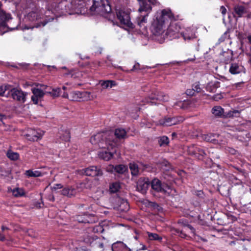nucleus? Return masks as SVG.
Wrapping results in <instances>:
<instances>
[{
  "label": "nucleus",
  "mask_w": 251,
  "mask_h": 251,
  "mask_svg": "<svg viewBox=\"0 0 251 251\" xmlns=\"http://www.w3.org/2000/svg\"><path fill=\"white\" fill-rule=\"evenodd\" d=\"M90 142L100 148L104 149L98 153L99 157L104 160H109L114 154L119 155L117 153V140L114 139L113 135L108 132L98 133L94 135L91 138Z\"/></svg>",
  "instance_id": "f257e3e1"
},
{
  "label": "nucleus",
  "mask_w": 251,
  "mask_h": 251,
  "mask_svg": "<svg viewBox=\"0 0 251 251\" xmlns=\"http://www.w3.org/2000/svg\"><path fill=\"white\" fill-rule=\"evenodd\" d=\"M155 17L152 23L151 31L154 35L159 36L164 32L165 25L171 21L174 16L170 10L163 9L156 12Z\"/></svg>",
  "instance_id": "f03ea898"
},
{
  "label": "nucleus",
  "mask_w": 251,
  "mask_h": 251,
  "mask_svg": "<svg viewBox=\"0 0 251 251\" xmlns=\"http://www.w3.org/2000/svg\"><path fill=\"white\" fill-rule=\"evenodd\" d=\"M47 87V85L36 82H32V103L42 106L41 101L44 96L46 93L50 94L53 98H57L60 96L61 93L60 88H53L51 92H47L46 90Z\"/></svg>",
  "instance_id": "7ed1b4c3"
},
{
  "label": "nucleus",
  "mask_w": 251,
  "mask_h": 251,
  "mask_svg": "<svg viewBox=\"0 0 251 251\" xmlns=\"http://www.w3.org/2000/svg\"><path fill=\"white\" fill-rule=\"evenodd\" d=\"M140 7L138 12L139 16L136 19L137 25L142 27L148 22V17L152 9L151 5L155 4V0H138Z\"/></svg>",
  "instance_id": "20e7f679"
},
{
  "label": "nucleus",
  "mask_w": 251,
  "mask_h": 251,
  "mask_svg": "<svg viewBox=\"0 0 251 251\" xmlns=\"http://www.w3.org/2000/svg\"><path fill=\"white\" fill-rule=\"evenodd\" d=\"M74 2L80 5L84 3V6L87 8H88V2H92L93 5L90 7V10L91 11H96L98 13L101 14L109 13L111 11V7L107 3V1H106V4L103 3L102 1L99 2V1L91 0H74Z\"/></svg>",
  "instance_id": "39448f33"
},
{
  "label": "nucleus",
  "mask_w": 251,
  "mask_h": 251,
  "mask_svg": "<svg viewBox=\"0 0 251 251\" xmlns=\"http://www.w3.org/2000/svg\"><path fill=\"white\" fill-rule=\"evenodd\" d=\"M232 14L236 20L242 17L251 19V11H250L248 7L243 5L236 4L234 5Z\"/></svg>",
  "instance_id": "423d86ee"
},
{
  "label": "nucleus",
  "mask_w": 251,
  "mask_h": 251,
  "mask_svg": "<svg viewBox=\"0 0 251 251\" xmlns=\"http://www.w3.org/2000/svg\"><path fill=\"white\" fill-rule=\"evenodd\" d=\"M89 93L87 92L74 91L69 95L67 92H64L62 97L73 101L87 100Z\"/></svg>",
  "instance_id": "0eeeda50"
},
{
  "label": "nucleus",
  "mask_w": 251,
  "mask_h": 251,
  "mask_svg": "<svg viewBox=\"0 0 251 251\" xmlns=\"http://www.w3.org/2000/svg\"><path fill=\"white\" fill-rule=\"evenodd\" d=\"M151 188L157 192H160L163 194H169L170 192L169 191L170 188V187L164 183H162L161 181L157 178L153 179L151 182Z\"/></svg>",
  "instance_id": "6e6552de"
},
{
  "label": "nucleus",
  "mask_w": 251,
  "mask_h": 251,
  "mask_svg": "<svg viewBox=\"0 0 251 251\" xmlns=\"http://www.w3.org/2000/svg\"><path fill=\"white\" fill-rule=\"evenodd\" d=\"M180 26L176 22H171L165 34L167 38L170 40L179 37Z\"/></svg>",
  "instance_id": "1a4fd4ad"
},
{
  "label": "nucleus",
  "mask_w": 251,
  "mask_h": 251,
  "mask_svg": "<svg viewBox=\"0 0 251 251\" xmlns=\"http://www.w3.org/2000/svg\"><path fill=\"white\" fill-rule=\"evenodd\" d=\"M117 16L122 25L129 28L133 27L128 12L119 10L117 12Z\"/></svg>",
  "instance_id": "9d476101"
},
{
  "label": "nucleus",
  "mask_w": 251,
  "mask_h": 251,
  "mask_svg": "<svg viewBox=\"0 0 251 251\" xmlns=\"http://www.w3.org/2000/svg\"><path fill=\"white\" fill-rule=\"evenodd\" d=\"M169 100L168 95L163 92H156L152 94L146 100L147 103H151V104H156L157 102L155 101H167Z\"/></svg>",
  "instance_id": "9b49d317"
},
{
  "label": "nucleus",
  "mask_w": 251,
  "mask_h": 251,
  "mask_svg": "<svg viewBox=\"0 0 251 251\" xmlns=\"http://www.w3.org/2000/svg\"><path fill=\"white\" fill-rule=\"evenodd\" d=\"M8 95L10 96L14 100L21 102H24L26 100V94L17 88H11L10 87Z\"/></svg>",
  "instance_id": "f8f14e48"
},
{
  "label": "nucleus",
  "mask_w": 251,
  "mask_h": 251,
  "mask_svg": "<svg viewBox=\"0 0 251 251\" xmlns=\"http://www.w3.org/2000/svg\"><path fill=\"white\" fill-rule=\"evenodd\" d=\"M229 72L232 75H238L246 73V69L239 62H233L230 65Z\"/></svg>",
  "instance_id": "ddd939ff"
},
{
  "label": "nucleus",
  "mask_w": 251,
  "mask_h": 251,
  "mask_svg": "<svg viewBox=\"0 0 251 251\" xmlns=\"http://www.w3.org/2000/svg\"><path fill=\"white\" fill-rule=\"evenodd\" d=\"M2 3L0 1V26L3 27L7 26V22L12 19L10 14L6 13L1 8Z\"/></svg>",
  "instance_id": "4468645a"
},
{
  "label": "nucleus",
  "mask_w": 251,
  "mask_h": 251,
  "mask_svg": "<svg viewBox=\"0 0 251 251\" xmlns=\"http://www.w3.org/2000/svg\"><path fill=\"white\" fill-rule=\"evenodd\" d=\"M150 185L149 179L147 178H140L137 183V189L142 193L146 192Z\"/></svg>",
  "instance_id": "2eb2a0df"
},
{
  "label": "nucleus",
  "mask_w": 251,
  "mask_h": 251,
  "mask_svg": "<svg viewBox=\"0 0 251 251\" xmlns=\"http://www.w3.org/2000/svg\"><path fill=\"white\" fill-rule=\"evenodd\" d=\"M83 171L84 173L88 176H101L102 175V172L100 169L96 166H91L86 168Z\"/></svg>",
  "instance_id": "dca6fc26"
},
{
  "label": "nucleus",
  "mask_w": 251,
  "mask_h": 251,
  "mask_svg": "<svg viewBox=\"0 0 251 251\" xmlns=\"http://www.w3.org/2000/svg\"><path fill=\"white\" fill-rule=\"evenodd\" d=\"M183 39L187 42L191 41L197 38L195 32L191 28H187L181 32Z\"/></svg>",
  "instance_id": "f3484780"
},
{
  "label": "nucleus",
  "mask_w": 251,
  "mask_h": 251,
  "mask_svg": "<svg viewBox=\"0 0 251 251\" xmlns=\"http://www.w3.org/2000/svg\"><path fill=\"white\" fill-rule=\"evenodd\" d=\"M112 251H131V250L126 244L120 241H118L112 244Z\"/></svg>",
  "instance_id": "a211bd4d"
},
{
  "label": "nucleus",
  "mask_w": 251,
  "mask_h": 251,
  "mask_svg": "<svg viewBox=\"0 0 251 251\" xmlns=\"http://www.w3.org/2000/svg\"><path fill=\"white\" fill-rule=\"evenodd\" d=\"M61 194L64 196L71 198L76 195V190L72 186H67L63 188L61 191Z\"/></svg>",
  "instance_id": "6ab92c4d"
},
{
  "label": "nucleus",
  "mask_w": 251,
  "mask_h": 251,
  "mask_svg": "<svg viewBox=\"0 0 251 251\" xmlns=\"http://www.w3.org/2000/svg\"><path fill=\"white\" fill-rule=\"evenodd\" d=\"M202 139L206 142H211L214 144L218 143L217 138L219 135L216 134L209 133L207 134H203L201 136Z\"/></svg>",
  "instance_id": "aec40b11"
},
{
  "label": "nucleus",
  "mask_w": 251,
  "mask_h": 251,
  "mask_svg": "<svg viewBox=\"0 0 251 251\" xmlns=\"http://www.w3.org/2000/svg\"><path fill=\"white\" fill-rule=\"evenodd\" d=\"M129 209V205L126 200H120L118 206V210L121 212H126Z\"/></svg>",
  "instance_id": "412c9836"
},
{
  "label": "nucleus",
  "mask_w": 251,
  "mask_h": 251,
  "mask_svg": "<svg viewBox=\"0 0 251 251\" xmlns=\"http://www.w3.org/2000/svg\"><path fill=\"white\" fill-rule=\"evenodd\" d=\"M44 134V132L38 129L37 130L32 129V141H37L41 139Z\"/></svg>",
  "instance_id": "4be33fe9"
},
{
  "label": "nucleus",
  "mask_w": 251,
  "mask_h": 251,
  "mask_svg": "<svg viewBox=\"0 0 251 251\" xmlns=\"http://www.w3.org/2000/svg\"><path fill=\"white\" fill-rule=\"evenodd\" d=\"M115 135L118 139H125L127 137L126 132L124 128H119L115 130Z\"/></svg>",
  "instance_id": "5701e85b"
},
{
  "label": "nucleus",
  "mask_w": 251,
  "mask_h": 251,
  "mask_svg": "<svg viewBox=\"0 0 251 251\" xmlns=\"http://www.w3.org/2000/svg\"><path fill=\"white\" fill-rule=\"evenodd\" d=\"M211 112L216 117H222L224 114V109L220 106H216L212 109Z\"/></svg>",
  "instance_id": "b1692460"
},
{
  "label": "nucleus",
  "mask_w": 251,
  "mask_h": 251,
  "mask_svg": "<svg viewBox=\"0 0 251 251\" xmlns=\"http://www.w3.org/2000/svg\"><path fill=\"white\" fill-rule=\"evenodd\" d=\"M178 223L179 224L182 225V226L185 229V231H186L187 232H190L192 234H194L195 229L192 226L187 224L186 223H184V222L182 220H180L178 222Z\"/></svg>",
  "instance_id": "393cba45"
},
{
  "label": "nucleus",
  "mask_w": 251,
  "mask_h": 251,
  "mask_svg": "<svg viewBox=\"0 0 251 251\" xmlns=\"http://www.w3.org/2000/svg\"><path fill=\"white\" fill-rule=\"evenodd\" d=\"M97 237L94 235H88L84 239V241L90 245L94 246Z\"/></svg>",
  "instance_id": "a878e982"
},
{
  "label": "nucleus",
  "mask_w": 251,
  "mask_h": 251,
  "mask_svg": "<svg viewBox=\"0 0 251 251\" xmlns=\"http://www.w3.org/2000/svg\"><path fill=\"white\" fill-rule=\"evenodd\" d=\"M101 87L103 89H107L108 88H112L113 86H116V83L113 80H106L103 81L100 83Z\"/></svg>",
  "instance_id": "bb28decb"
},
{
  "label": "nucleus",
  "mask_w": 251,
  "mask_h": 251,
  "mask_svg": "<svg viewBox=\"0 0 251 251\" xmlns=\"http://www.w3.org/2000/svg\"><path fill=\"white\" fill-rule=\"evenodd\" d=\"M131 174L133 176H137L139 173L138 166L135 163H130L129 165Z\"/></svg>",
  "instance_id": "cd10ccee"
},
{
  "label": "nucleus",
  "mask_w": 251,
  "mask_h": 251,
  "mask_svg": "<svg viewBox=\"0 0 251 251\" xmlns=\"http://www.w3.org/2000/svg\"><path fill=\"white\" fill-rule=\"evenodd\" d=\"M90 217L88 215H84L83 216H78L76 217V220L79 223H89L92 222L90 220Z\"/></svg>",
  "instance_id": "c85d7f7f"
},
{
  "label": "nucleus",
  "mask_w": 251,
  "mask_h": 251,
  "mask_svg": "<svg viewBox=\"0 0 251 251\" xmlns=\"http://www.w3.org/2000/svg\"><path fill=\"white\" fill-rule=\"evenodd\" d=\"M198 149V147L194 145H192L188 147L187 151L189 154L194 155L196 157V155L197 154Z\"/></svg>",
  "instance_id": "c756f323"
},
{
  "label": "nucleus",
  "mask_w": 251,
  "mask_h": 251,
  "mask_svg": "<svg viewBox=\"0 0 251 251\" xmlns=\"http://www.w3.org/2000/svg\"><path fill=\"white\" fill-rule=\"evenodd\" d=\"M147 234L148 235L149 239L150 240H157L160 241L162 239L161 236H160L158 234L155 233L147 232Z\"/></svg>",
  "instance_id": "7c9ffc66"
},
{
  "label": "nucleus",
  "mask_w": 251,
  "mask_h": 251,
  "mask_svg": "<svg viewBox=\"0 0 251 251\" xmlns=\"http://www.w3.org/2000/svg\"><path fill=\"white\" fill-rule=\"evenodd\" d=\"M6 155L7 157L12 160H16L19 157V154L17 152H13L10 150L7 151Z\"/></svg>",
  "instance_id": "2f4dec72"
},
{
  "label": "nucleus",
  "mask_w": 251,
  "mask_h": 251,
  "mask_svg": "<svg viewBox=\"0 0 251 251\" xmlns=\"http://www.w3.org/2000/svg\"><path fill=\"white\" fill-rule=\"evenodd\" d=\"M171 117L165 118L162 119H160L158 121V125L163 126H172L171 123Z\"/></svg>",
  "instance_id": "473e14b6"
},
{
  "label": "nucleus",
  "mask_w": 251,
  "mask_h": 251,
  "mask_svg": "<svg viewBox=\"0 0 251 251\" xmlns=\"http://www.w3.org/2000/svg\"><path fill=\"white\" fill-rule=\"evenodd\" d=\"M120 188V184L118 182L112 183L109 187V190L111 193L117 192Z\"/></svg>",
  "instance_id": "72a5a7b5"
},
{
  "label": "nucleus",
  "mask_w": 251,
  "mask_h": 251,
  "mask_svg": "<svg viewBox=\"0 0 251 251\" xmlns=\"http://www.w3.org/2000/svg\"><path fill=\"white\" fill-rule=\"evenodd\" d=\"M127 169L126 166L124 165H118L115 167V171L119 174L124 173Z\"/></svg>",
  "instance_id": "f704fd0d"
},
{
  "label": "nucleus",
  "mask_w": 251,
  "mask_h": 251,
  "mask_svg": "<svg viewBox=\"0 0 251 251\" xmlns=\"http://www.w3.org/2000/svg\"><path fill=\"white\" fill-rule=\"evenodd\" d=\"M76 8L75 5H74L72 3H68L67 5H65V10L66 12L70 14L75 12Z\"/></svg>",
  "instance_id": "c9c22d12"
},
{
  "label": "nucleus",
  "mask_w": 251,
  "mask_h": 251,
  "mask_svg": "<svg viewBox=\"0 0 251 251\" xmlns=\"http://www.w3.org/2000/svg\"><path fill=\"white\" fill-rule=\"evenodd\" d=\"M60 134L61 135L60 137L63 141L67 142L70 140V132L68 130H65Z\"/></svg>",
  "instance_id": "e433bc0d"
},
{
  "label": "nucleus",
  "mask_w": 251,
  "mask_h": 251,
  "mask_svg": "<svg viewBox=\"0 0 251 251\" xmlns=\"http://www.w3.org/2000/svg\"><path fill=\"white\" fill-rule=\"evenodd\" d=\"M169 138L165 136H162L158 140V144L160 146H164L169 143Z\"/></svg>",
  "instance_id": "4c0bfd02"
},
{
  "label": "nucleus",
  "mask_w": 251,
  "mask_h": 251,
  "mask_svg": "<svg viewBox=\"0 0 251 251\" xmlns=\"http://www.w3.org/2000/svg\"><path fill=\"white\" fill-rule=\"evenodd\" d=\"M171 118V123L172 126L179 124L184 121V118L181 116L172 117Z\"/></svg>",
  "instance_id": "58836bf2"
},
{
  "label": "nucleus",
  "mask_w": 251,
  "mask_h": 251,
  "mask_svg": "<svg viewBox=\"0 0 251 251\" xmlns=\"http://www.w3.org/2000/svg\"><path fill=\"white\" fill-rule=\"evenodd\" d=\"M161 167L165 171H169L173 169L170 163L167 160H163L161 163Z\"/></svg>",
  "instance_id": "ea45409f"
},
{
  "label": "nucleus",
  "mask_w": 251,
  "mask_h": 251,
  "mask_svg": "<svg viewBox=\"0 0 251 251\" xmlns=\"http://www.w3.org/2000/svg\"><path fill=\"white\" fill-rule=\"evenodd\" d=\"M12 194L15 197H18L23 196L24 194V192L23 189L16 188L13 189Z\"/></svg>",
  "instance_id": "a19ab883"
},
{
  "label": "nucleus",
  "mask_w": 251,
  "mask_h": 251,
  "mask_svg": "<svg viewBox=\"0 0 251 251\" xmlns=\"http://www.w3.org/2000/svg\"><path fill=\"white\" fill-rule=\"evenodd\" d=\"M30 29V27L27 26L26 25L23 28L24 32V36L25 39H28L30 37V31L29 30Z\"/></svg>",
  "instance_id": "79ce46f5"
},
{
  "label": "nucleus",
  "mask_w": 251,
  "mask_h": 251,
  "mask_svg": "<svg viewBox=\"0 0 251 251\" xmlns=\"http://www.w3.org/2000/svg\"><path fill=\"white\" fill-rule=\"evenodd\" d=\"M176 232L178 235V236H179L181 238H185L187 237L186 234V232H187L185 231V229L183 227L181 230H180L179 229H176Z\"/></svg>",
  "instance_id": "37998d69"
},
{
  "label": "nucleus",
  "mask_w": 251,
  "mask_h": 251,
  "mask_svg": "<svg viewBox=\"0 0 251 251\" xmlns=\"http://www.w3.org/2000/svg\"><path fill=\"white\" fill-rule=\"evenodd\" d=\"M206 154L204 151L199 147V149L197 152V154L196 155V157L198 158L199 159H202L203 157Z\"/></svg>",
  "instance_id": "c03bdc74"
},
{
  "label": "nucleus",
  "mask_w": 251,
  "mask_h": 251,
  "mask_svg": "<svg viewBox=\"0 0 251 251\" xmlns=\"http://www.w3.org/2000/svg\"><path fill=\"white\" fill-rule=\"evenodd\" d=\"M9 85H0V96H4V93L6 91L9 90Z\"/></svg>",
  "instance_id": "a18cd8bd"
},
{
  "label": "nucleus",
  "mask_w": 251,
  "mask_h": 251,
  "mask_svg": "<svg viewBox=\"0 0 251 251\" xmlns=\"http://www.w3.org/2000/svg\"><path fill=\"white\" fill-rule=\"evenodd\" d=\"M240 111H239V110H231V111H229L227 115L230 117H239L240 116Z\"/></svg>",
  "instance_id": "49530a36"
},
{
  "label": "nucleus",
  "mask_w": 251,
  "mask_h": 251,
  "mask_svg": "<svg viewBox=\"0 0 251 251\" xmlns=\"http://www.w3.org/2000/svg\"><path fill=\"white\" fill-rule=\"evenodd\" d=\"M223 55L226 58V60L228 61L231 59L232 57V51L231 50H227L226 51H224L223 53Z\"/></svg>",
  "instance_id": "de8ad7c7"
},
{
  "label": "nucleus",
  "mask_w": 251,
  "mask_h": 251,
  "mask_svg": "<svg viewBox=\"0 0 251 251\" xmlns=\"http://www.w3.org/2000/svg\"><path fill=\"white\" fill-rule=\"evenodd\" d=\"M50 19L49 21H45V20H40V22H40V24H39L38 23L37 24V25H35V24H34V26H32V28H33V27H35L37 28V27H40V26H45V25H46V24H47L48 22H49V21H50Z\"/></svg>",
  "instance_id": "09e8293b"
},
{
  "label": "nucleus",
  "mask_w": 251,
  "mask_h": 251,
  "mask_svg": "<svg viewBox=\"0 0 251 251\" xmlns=\"http://www.w3.org/2000/svg\"><path fill=\"white\" fill-rule=\"evenodd\" d=\"M32 177H39V176H43L44 175V173L43 172H41L40 171L35 170L34 171H32Z\"/></svg>",
  "instance_id": "8fccbe9b"
},
{
  "label": "nucleus",
  "mask_w": 251,
  "mask_h": 251,
  "mask_svg": "<svg viewBox=\"0 0 251 251\" xmlns=\"http://www.w3.org/2000/svg\"><path fill=\"white\" fill-rule=\"evenodd\" d=\"M93 246H96L100 249L103 248V244L101 242H100V238H98L96 239L95 243H94V245Z\"/></svg>",
  "instance_id": "3c124183"
},
{
  "label": "nucleus",
  "mask_w": 251,
  "mask_h": 251,
  "mask_svg": "<svg viewBox=\"0 0 251 251\" xmlns=\"http://www.w3.org/2000/svg\"><path fill=\"white\" fill-rule=\"evenodd\" d=\"M29 66V64L20 63L15 67L17 68L26 69Z\"/></svg>",
  "instance_id": "603ef678"
},
{
  "label": "nucleus",
  "mask_w": 251,
  "mask_h": 251,
  "mask_svg": "<svg viewBox=\"0 0 251 251\" xmlns=\"http://www.w3.org/2000/svg\"><path fill=\"white\" fill-rule=\"evenodd\" d=\"M195 93V91L194 88H193L192 90L188 89L186 90V93L187 94V95H190V96L194 95Z\"/></svg>",
  "instance_id": "864d4df0"
},
{
  "label": "nucleus",
  "mask_w": 251,
  "mask_h": 251,
  "mask_svg": "<svg viewBox=\"0 0 251 251\" xmlns=\"http://www.w3.org/2000/svg\"><path fill=\"white\" fill-rule=\"evenodd\" d=\"M222 98V96L220 94H218L215 95L213 97V100H216V101H218L219 100H221Z\"/></svg>",
  "instance_id": "5fc2aeb1"
},
{
  "label": "nucleus",
  "mask_w": 251,
  "mask_h": 251,
  "mask_svg": "<svg viewBox=\"0 0 251 251\" xmlns=\"http://www.w3.org/2000/svg\"><path fill=\"white\" fill-rule=\"evenodd\" d=\"M220 11L222 14L223 16H225L226 13V9L224 6H222L220 7Z\"/></svg>",
  "instance_id": "6e6d98bb"
},
{
  "label": "nucleus",
  "mask_w": 251,
  "mask_h": 251,
  "mask_svg": "<svg viewBox=\"0 0 251 251\" xmlns=\"http://www.w3.org/2000/svg\"><path fill=\"white\" fill-rule=\"evenodd\" d=\"M149 206L154 210L156 207H158V204L154 202H150L149 203Z\"/></svg>",
  "instance_id": "4d7b16f0"
},
{
  "label": "nucleus",
  "mask_w": 251,
  "mask_h": 251,
  "mask_svg": "<svg viewBox=\"0 0 251 251\" xmlns=\"http://www.w3.org/2000/svg\"><path fill=\"white\" fill-rule=\"evenodd\" d=\"M62 188V185L61 184H55L52 187V189L57 190Z\"/></svg>",
  "instance_id": "13d9d810"
},
{
  "label": "nucleus",
  "mask_w": 251,
  "mask_h": 251,
  "mask_svg": "<svg viewBox=\"0 0 251 251\" xmlns=\"http://www.w3.org/2000/svg\"><path fill=\"white\" fill-rule=\"evenodd\" d=\"M183 104L184 103L182 101H179L178 102H176L175 105L174 106H178L180 107L181 108H183Z\"/></svg>",
  "instance_id": "bf43d9fd"
},
{
  "label": "nucleus",
  "mask_w": 251,
  "mask_h": 251,
  "mask_svg": "<svg viewBox=\"0 0 251 251\" xmlns=\"http://www.w3.org/2000/svg\"><path fill=\"white\" fill-rule=\"evenodd\" d=\"M193 88H194L195 89V92H199L200 91H201V88L200 87V86L199 85H195V86H193Z\"/></svg>",
  "instance_id": "052dcab7"
},
{
  "label": "nucleus",
  "mask_w": 251,
  "mask_h": 251,
  "mask_svg": "<svg viewBox=\"0 0 251 251\" xmlns=\"http://www.w3.org/2000/svg\"><path fill=\"white\" fill-rule=\"evenodd\" d=\"M139 63H137L135 65H134L132 68V69L131 70V71H134V70H138L139 69Z\"/></svg>",
  "instance_id": "680f3d73"
},
{
  "label": "nucleus",
  "mask_w": 251,
  "mask_h": 251,
  "mask_svg": "<svg viewBox=\"0 0 251 251\" xmlns=\"http://www.w3.org/2000/svg\"><path fill=\"white\" fill-rule=\"evenodd\" d=\"M101 226H96L93 228V231L94 232H97L99 231V229L100 230V229H101Z\"/></svg>",
  "instance_id": "e2e57ef3"
},
{
  "label": "nucleus",
  "mask_w": 251,
  "mask_h": 251,
  "mask_svg": "<svg viewBox=\"0 0 251 251\" xmlns=\"http://www.w3.org/2000/svg\"><path fill=\"white\" fill-rule=\"evenodd\" d=\"M154 210H156V211L158 212H162L163 211V208L160 205L158 204V207H156Z\"/></svg>",
  "instance_id": "0e129e2a"
},
{
  "label": "nucleus",
  "mask_w": 251,
  "mask_h": 251,
  "mask_svg": "<svg viewBox=\"0 0 251 251\" xmlns=\"http://www.w3.org/2000/svg\"><path fill=\"white\" fill-rule=\"evenodd\" d=\"M34 206L36 208H41V207L43 206V204L41 203H38L37 204H34Z\"/></svg>",
  "instance_id": "69168bd1"
},
{
  "label": "nucleus",
  "mask_w": 251,
  "mask_h": 251,
  "mask_svg": "<svg viewBox=\"0 0 251 251\" xmlns=\"http://www.w3.org/2000/svg\"><path fill=\"white\" fill-rule=\"evenodd\" d=\"M197 195L200 197H202L203 196V192L201 191H198Z\"/></svg>",
  "instance_id": "338daca9"
},
{
  "label": "nucleus",
  "mask_w": 251,
  "mask_h": 251,
  "mask_svg": "<svg viewBox=\"0 0 251 251\" xmlns=\"http://www.w3.org/2000/svg\"><path fill=\"white\" fill-rule=\"evenodd\" d=\"M25 174L28 176H31V170H29L26 171Z\"/></svg>",
  "instance_id": "774afa93"
}]
</instances>
